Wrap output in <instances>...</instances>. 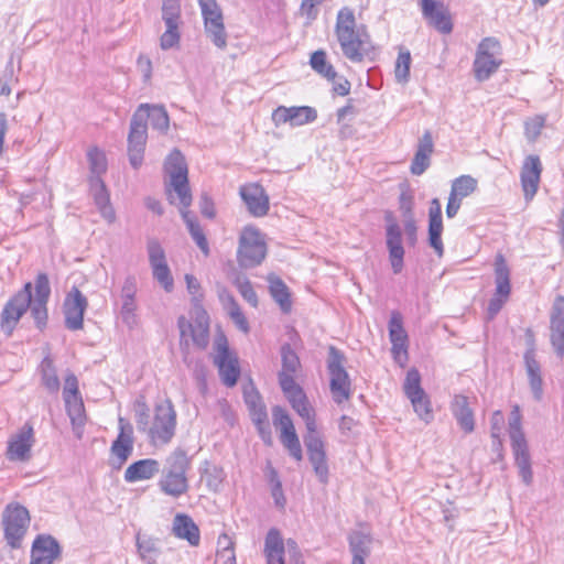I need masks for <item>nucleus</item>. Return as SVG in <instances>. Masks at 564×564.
<instances>
[{
    "label": "nucleus",
    "mask_w": 564,
    "mask_h": 564,
    "mask_svg": "<svg viewBox=\"0 0 564 564\" xmlns=\"http://www.w3.org/2000/svg\"><path fill=\"white\" fill-rule=\"evenodd\" d=\"M183 220L185 221L187 229L193 238V240L196 242L197 247L202 250V252L205 256H208L209 253V247L207 239L205 237V234L199 226L198 221L195 217H193L189 213V210H183L182 215Z\"/></svg>",
    "instance_id": "obj_45"
},
{
    "label": "nucleus",
    "mask_w": 564,
    "mask_h": 564,
    "mask_svg": "<svg viewBox=\"0 0 564 564\" xmlns=\"http://www.w3.org/2000/svg\"><path fill=\"white\" fill-rule=\"evenodd\" d=\"M236 286L241 296L253 307L258 306V296L253 290L252 284L247 279L238 278L236 280Z\"/></svg>",
    "instance_id": "obj_58"
},
{
    "label": "nucleus",
    "mask_w": 564,
    "mask_h": 564,
    "mask_svg": "<svg viewBox=\"0 0 564 564\" xmlns=\"http://www.w3.org/2000/svg\"><path fill=\"white\" fill-rule=\"evenodd\" d=\"M139 107H143L147 115L144 116L145 124L150 120L152 128L160 132H165L169 129L170 119L163 106L141 104Z\"/></svg>",
    "instance_id": "obj_42"
},
{
    "label": "nucleus",
    "mask_w": 564,
    "mask_h": 564,
    "mask_svg": "<svg viewBox=\"0 0 564 564\" xmlns=\"http://www.w3.org/2000/svg\"><path fill=\"white\" fill-rule=\"evenodd\" d=\"M372 539L370 534L364 530H356L349 535V545L352 557V564H365V558L370 553Z\"/></svg>",
    "instance_id": "obj_39"
},
{
    "label": "nucleus",
    "mask_w": 564,
    "mask_h": 564,
    "mask_svg": "<svg viewBox=\"0 0 564 564\" xmlns=\"http://www.w3.org/2000/svg\"><path fill=\"white\" fill-rule=\"evenodd\" d=\"M78 394H80L78 391V380H77L76 376L70 373L65 379L63 397L64 398H74L75 395H78Z\"/></svg>",
    "instance_id": "obj_62"
},
{
    "label": "nucleus",
    "mask_w": 564,
    "mask_h": 564,
    "mask_svg": "<svg viewBox=\"0 0 564 564\" xmlns=\"http://www.w3.org/2000/svg\"><path fill=\"white\" fill-rule=\"evenodd\" d=\"M316 117V110L308 106L289 108L280 106L273 111L272 121L276 127L284 123H290L292 127H299L314 121Z\"/></svg>",
    "instance_id": "obj_26"
},
{
    "label": "nucleus",
    "mask_w": 564,
    "mask_h": 564,
    "mask_svg": "<svg viewBox=\"0 0 564 564\" xmlns=\"http://www.w3.org/2000/svg\"><path fill=\"white\" fill-rule=\"evenodd\" d=\"M204 30L206 36L217 48L225 50L227 47L228 35L226 32L225 24L204 26Z\"/></svg>",
    "instance_id": "obj_56"
},
{
    "label": "nucleus",
    "mask_w": 564,
    "mask_h": 564,
    "mask_svg": "<svg viewBox=\"0 0 564 564\" xmlns=\"http://www.w3.org/2000/svg\"><path fill=\"white\" fill-rule=\"evenodd\" d=\"M89 182L95 204L101 216L109 224L113 223L116 219V213L110 204L109 194L106 189L105 183L100 177H90Z\"/></svg>",
    "instance_id": "obj_33"
},
{
    "label": "nucleus",
    "mask_w": 564,
    "mask_h": 564,
    "mask_svg": "<svg viewBox=\"0 0 564 564\" xmlns=\"http://www.w3.org/2000/svg\"><path fill=\"white\" fill-rule=\"evenodd\" d=\"M67 414L70 419L73 430L78 438L82 437V427L85 424V408L80 394L74 398H64Z\"/></svg>",
    "instance_id": "obj_41"
},
{
    "label": "nucleus",
    "mask_w": 564,
    "mask_h": 564,
    "mask_svg": "<svg viewBox=\"0 0 564 564\" xmlns=\"http://www.w3.org/2000/svg\"><path fill=\"white\" fill-rule=\"evenodd\" d=\"M527 350L524 352L525 370L529 378L530 388L536 400H540L543 393V380L541 376V366L535 358V339L533 333L527 330Z\"/></svg>",
    "instance_id": "obj_23"
},
{
    "label": "nucleus",
    "mask_w": 564,
    "mask_h": 564,
    "mask_svg": "<svg viewBox=\"0 0 564 564\" xmlns=\"http://www.w3.org/2000/svg\"><path fill=\"white\" fill-rule=\"evenodd\" d=\"M550 340L560 358L564 356V296L557 295L550 312Z\"/></svg>",
    "instance_id": "obj_24"
},
{
    "label": "nucleus",
    "mask_w": 564,
    "mask_h": 564,
    "mask_svg": "<svg viewBox=\"0 0 564 564\" xmlns=\"http://www.w3.org/2000/svg\"><path fill=\"white\" fill-rule=\"evenodd\" d=\"M165 193L171 204H177L180 213L188 210L193 197L188 184L187 165L183 154L174 149L165 160Z\"/></svg>",
    "instance_id": "obj_3"
},
{
    "label": "nucleus",
    "mask_w": 564,
    "mask_h": 564,
    "mask_svg": "<svg viewBox=\"0 0 564 564\" xmlns=\"http://www.w3.org/2000/svg\"><path fill=\"white\" fill-rule=\"evenodd\" d=\"M204 26L224 24V17L216 0H198Z\"/></svg>",
    "instance_id": "obj_46"
},
{
    "label": "nucleus",
    "mask_w": 564,
    "mask_h": 564,
    "mask_svg": "<svg viewBox=\"0 0 564 564\" xmlns=\"http://www.w3.org/2000/svg\"><path fill=\"white\" fill-rule=\"evenodd\" d=\"M240 196L251 215L262 217L269 210V197L259 184L241 186Z\"/></svg>",
    "instance_id": "obj_30"
},
{
    "label": "nucleus",
    "mask_w": 564,
    "mask_h": 564,
    "mask_svg": "<svg viewBox=\"0 0 564 564\" xmlns=\"http://www.w3.org/2000/svg\"><path fill=\"white\" fill-rule=\"evenodd\" d=\"M34 431L32 425L25 423L8 442L7 457L12 462H26L31 457L34 445Z\"/></svg>",
    "instance_id": "obj_20"
},
{
    "label": "nucleus",
    "mask_w": 564,
    "mask_h": 564,
    "mask_svg": "<svg viewBox=\"0 0 564 564\" xmlns=\"http://www.w3.org/2000/svg\"><path fill=\"white\" fill-rule=\"evenodd\" d=\"M137 549L142 561L147 564H156V558L160 554L156 539L137 534Z\"/></svg>",
    "instance_id": "obj_44"
},
{
    "label": "nucleus",
    "mask_w": 564,
    "mask_h": 564,
    "mask_svg": "<svg viewBox=\"0 0 564 564\" xmlns=\"http://www.w3.org/2000/svg\"><path fill=\"white\" fill-rule=\"evenodd\" d=\"M188 292L194 296L189 322L185 316H180L177 326L181 335V344H187V337L200 349L207 347L209 343V316L199 303L200 284L198 280L191 274L185 275Z\"/></svg>",
    "instance_id": "obj_2"
},
{
    "label": "nucleus",
    "mask_w": 564,
    "mask_h": 564,
    "mask_svg": "<svg viewBox=\"0 0 564 564\" xmlns=\"http://www.w3.org/2000/svg\"><path fill=\"white\" fill-rule=\"evenodd\" d=\"M304 444L315 475L321 482L326 484L328 480V465L325 445L317 432V426H314L313 430H307V433L304 435Z\"/></svg>",
    "instance_id": "obj_17"
},
{
    "label": "nucleus",
    "mask_w": 564,
    "mask_h": 564,
    "mask_svg": "<svg viewBox=\"0 0 564 564\" xmlns=\"http://www.w3.org/2000/svg\"><path fill=\"white\" fill-rule=\"evenodd\" d=\"M411 54L408 50L401 48L394 66L395 80L399 84H406L410 79Z\"/></svg>",
    "instance_id": "obj_50"
},
{
    "label": "nucleus",
    "mask_w": 564,
    "mask_h": 564,
    "mask_svg": "<svg viewBox=\"0 0 564 564\" xmlns=\"http://www.w3.org/2000/svg\"><path fill=\"white\" fill-rule=\"evenodd\" d=\"M144 109L138 107L130 121L128 134V155L130 164L138 169L143 162L144 149L148 139V124L144 123Z\"/></svg>",
    "instance_id": "obj_11"
},
{
    "label": "nucleus",
    "mask_w": 564,
    "mask_h": 564,
    "mask_svg": "<svg viewBox=\"0 0 564 564\" xmlns=\"http://www.w3.org/2000/svg\"><path fill=\"white\" fill-rule=\"evenodd\" d=\"M289 402L296 413L304 420L306 430H313V427L316 426L315 415L305 393L301 394V397L292 398Z\"/></svg>",
    "instance_id": "obj_48"
},
{
    "label": "nucleus",
    "mask_w": 564,
    "mask_h": 564,
    "mask_svg": "<svg viewBox=\"0 0 564 564\" xmlns=\"http://www.w3.org/2000/svg\"><path fill=\"white\" fill-rule=\"evenodd\" d=\"M391 344H392L391 351H392L395 362H398L400 366L403 367L408 360L406 343H391Z\"/></svg>",
    "instance_id": "obj_61"
},
{
    "label": "nucleus",
    "mask_w": 564,
    "mask_h": 564,
    "mask_svg": "<svg viewBox=\"0 0 564 564\" xmlns=\"http://www.w3.org/2000/svg\"><path fill=\"white\" fill-rule=\"evenodd\" d=\"M147 248L153 278L166 292H172L174 281L163 248L156 239H149Z\"/></svg>",
    "instance_id": "obj_18"
},
{
    "label": "nucleus",
    "mask_w": 564,
    "mask_h": 564,
    "mask_svg": "<svg viewBox=\"0 0 564 564\" xmlns=\"http://www.w3.org/2000/svg\"><path fill=\"white\" fill-rule=\"evenodd\" d=\"M268 281L270 284V294L272 295L274 301L279 304L280 308L284 313L290 312L292 307V302L290 299V292L286 284L279 276L275 275H270L268 278Z\"/></svg>",
    "instance_id": "obj_43"
},
{
    "label": "nucleus",
    "mask_w": 564,
    "mask_h": 564,
    "mask_svg": "<svg viewBox=\"0 0 564 564\" xmlns=\"http://www.w3.org/2000/svg\"><path fill=\"white\" fill-rule=\"evenodd\" d=\"M311 67L322 75L323 77L334 80L337 76V73L332 64L327 62L326 52L323 50L315 51L311 55L310 59Z\"/></svg>",
    "instance_id": "obj_49"
},
{
    "label": "nucleus",
    "mask_w": 564,
    "mask_h": 564,
    "mask_svg": "<svg viewBox=\"0 0 564 564\" xmlns=\"http://www.w3.org/2000/svg\"><path fill=\"white\" fill-rule=\"evenodd\" d=\"M138 69L142 74L143 80L147 83L152 76V62L148 56L140 55L137 61Z\"/></svg>",
    "instance_id": "obj_64"
},
{
    "label": "nucleus",
    "mask_w": 564,
    "mask_h": 564,
    "mask_svg": "<svg viewBox=\"0 0 564 564\" xmlns=\"http://www.w3.org/2000/svg\"><path fill=\"white\" fill-rule=\"evenodd\" d=\"M452 413L459 427L465 433H471L475 429L474 411L467 397L457 394L452 401Z\"/></svg>",
    "instance_id": "obj_34"
},
{
    "label": "nucleus",
    "mask_w": 564,
    "mask_h": 564,
    "mask_svg": "<svg viewBox=\"0 0 564 564\" xmlns=\"http://www.w3.org/2000/svg\"><path fill=\"white\" fill-rule=\"evenodd\" d=\"M191 468V459L186 452L175 448L170 453L161 470L159 487L162 492L173 498H178L188 491L189 485L187 471Z\"/></svg>",
    "instance_id": "obj_4"
},
{
    "label": "nucleus",
    "mask_w": 564,
    "mask_h": 564,
    "mask_svg": "<svg viewBox=\"0 0 564 564\" xmlns=\"http://www.w3.org/2000/svg\"><path fill=\"white\" fill-rule=\"evenodd\" d=\"M118 437L111 445V453L115 456L113 466L120 468L133 451L132 426L124 419L119 417Z\"/></svg>",
    "instance_id": "obj_28"
},
{
    "label": "nucleus",
    "mask_w": 564,
    "mask_h": 564,
    "mask_svg": "<svg viewBox=\"0 0 564 564\" xmlns=\"http://www.w3.org/2000/svg\"><path fill=\"white\" fill-rule=\"evenodd\" d=\"M245 402L249 408L252 422L258 426L259 431L263 432V426L267 424V411L261 401L260 394L253 389H246L243 392Z\"/></svg>",
    "instance_id": "obj_40"
},
{
    "label": "nucleus",
    "mask_w": 564,
    "mask_h": 564,
    "mask_svg": "<svg viewBox=\"0 0 564 564\" xmlns=\"http://www.w3.org/2000/svg\"><path fill=\"white\" fill-rule=\"evenodd\" d=\"M544 126V120L541 117H535L525 122V135L529 140H535Z\"/></svg>",
    "instance_id": "obj_60"
},
{
    "label": "nucleus",
    "mask_w": 564,
    "mask_h": 564,
    "mask_svg": "<svg viewBox=\"0 0 564 564\" xmlns=\"http://www.w3.org/2000/svg\"><path fill=\"white\" fill-rule=\"evenodd\" d=\"M267 256V246L261 232L253 227H246L239 238L237 251L238 263L242 268L259 265Z\"/></svg>",
    "instance_id": "obj_8"
},
{
    "label": "nucleus",
    "mask_w": 564,
    "mask_h": 564,
    "mask_svg": "<svg viewBox=\"0 0 564 564\" xmlns=\"http://www.w3.org/2000/svg\"><path fill=\"white\" fill-rule=\"evenodd\" d=\"M421 10L429 24L444 34L453 30V23L448 9L443 2L436 0H421Z\"/></svg>",
    "instance_id": "obj_25"
},
{
    "label": "nucleus",
    "mask_w": 564,
    "mask_h": 564,
    "mask_svg": "<svg viewBox=\"0 0 564 564\" xmlns=\"http://www.w3.org/2000/svg\"><path fill=\"white\" fill-rule=\"evenodd\" d=\"M403 391L408 399L415 395L423 394L425 392L421 387V375L415 368H411L406 372V377L403 383Z\"/></svg>",
    "instance_id": "obj_55"
},
{
    "label": "nucleus",
    "mask_w": 564,
    "mask_h": 564,
    "mask_svg": "<svg viewBox=\"0 0 564 564\" xmlns=\"http://www.w3.org/2000/svg\"><path fill=\"white\" fill-rule=\"evenodd\" d=\"M176 425V413L171 403L160 404L155 408V415L152 426L149 429V436L154 444H166L174 436Z\"/></svg>",
    "instance_id": "obj_14"
},
{
    "label": "nucleus",
    "mask_w": 564,
    "mask_h": 564,
    "mask_svg": "<svg viewBox=\"0 0 564 564\" xmlns=\"http://www.w3.org/2000/svg\"><path fill=\"white\" fill-rule=\"evenodd\" d=\"M409 400L411 401L414 412L421 420H423L425 423H430L433 420L431 401L425 392H423L422 395L419 394Z\"/></svg>",
    "instance_id": "obj_52"
},
{
    "label": "nucleus",
    "mask_w": 564,
    "mask_h": 564,
    "mask_svg": "<svg viewBox=\"0 0 564 564\" xmlns=\"http://www.w3.org/2000/svg\"><path fill=\"white\" fill-rule=\"evenodd\" d=\"M281 358H282V370L289 373H295L300 368V359L295 351L291 348L289 344H285L281 348Z\"/></svg>",
    "instance_id": "obj_57"
},
{
    "label": "nucleus",
    "mask_w": 564,
    "mask_h": 564,
    "mask_svg": "<svg viewBox=\"0 0 564 564\" xmlns=\"http://www.w3.org/2000/svg\"><path fill=\"white\" fill-rule=\"evenodd\" d=\"M137 282L134 276H127L121 288L120 300V316L122 322L129 327L134 328L138 325L137 316Z\"/></svg>",
    "instance_id": "obj_27"
},
{
    "label": "nucleus",
    "mask_w": 564,
    "mask_h": 564,
    "mask_svg": "<svg viewBox=\"0 0 564 564\" xmlns=\"http://www.w3.org/2000/svg\"><path fill=\"white\" fill-rule=\"evenodd\" d=\"M433 152V140L430 132H425L420 139L417 150L411 163V173L414 175L423 174L430 166V156Z\"/></svg>",
    "instance_id": "obj_37"
},
{
    "label": "nucleus",
    "mask_w": 564,
    "mask_h": 564,
    "mask_svg": "<svg viewBox=\"0 0 564 564\" xmlns=\"http://www.w3.org/2000/svg\"><path fill=\"white\" fill-rule=\"evenodd\" d=\"M51 295L48 278L40 273L35 280V294H31L30 310L36 326L42 329L47 323V302Z\"/></svg>",
    "instance_id": "obj_19"
},
{
    "label": "nucleus",
    "mask_w": 564,
    "mask_h": 564,
    "mask_svg": "<svg viewBox=\"0 0 564 564\" xmlns=\"http://www.w3.org/2000/svg\"><path fill=\"white\" fill-rule=\"evenodd\" d=\"M324 0H302L301 11L308 19H315L317 17V7L323 3Z\"/></svg>",
    "instance_id": "obj_63"
},
{
    "label": "nucleus",
    "mask_w": 564,
    "mask_h": 564,
    "mask_svg": "<svg viewBox=\"0 0 564 564\" xmlns=\"http://www.w3.org/2000/svg\"><path fill=\"white\" fill-rule=\"evenodd\" d=\"M272 417L274 426L279 427L281 431L280 441L282 445L294 459L297 462L302 460L303 453L301 443L290 415L282 408L274 406L272 409Z\"/></svg>",
    "instance_id": "obj_16"
},
{
    "label": "nucleus",
    "mask_w": 564,
    "mask_h": 564,
    "mask_svg": "<svg viewBox=\"0 0 564 564\" xmlns=\"http://www.w3.org/2000/svg\"><path fill=\"white\" fill-rule=\"evenodd\" d=\"M31 304V283H26L12 299L8 301L1 313L0 327L8 336L12 334L18 322Z\"/></svg>",
    "instance_id": "obj_12"
},
{
    "label": "nucleus",
    "mask_w": 564,
    "mask_h": 564,
    "mask_svg": "<svg viewBox=\"0 0 564 564\" xmlns=\"http://www.w3.org/2000/svg\"><path fill=\"white\" fill-rule=\"evenodd\" d=\"M162 20L165 32L160 37V47L163 51L178 46L181 41L180 28L182 25L181 0H162Z\"/></svg>",
    "instance_id": "obj_10"
},
{
    "label": "nucleus",
    "mask_w": 564,
    "mask_h": 564,
    "mask_svg": "<svg viewBox=\"0 0 564 564\" xmlns=\"http://www.w3.org/2000/svg\"><path fill=\"white\" fill-rule=\"evenodd\" d=\"M478 182L470 175H462L452 182L451 193L453 197L463 200L477 189Z\"/></svg>",
    "instance_id": "obj_47"
},
{
    "label": "nucleus",
    "mask_w": 564,
    "mask_h": 564,
    "mask_svg": "<svg viewBox=\"0 0 564 564\" xmlns=\"http://www.w3.org/2000/svg\"><path fill=\"white\" fill-rule=\"evenodd\" d=\"M234 545H235L234 541L231 540V538L229 535L221 534L217 541L216 556L223 557V556H225V554L227 555V553H228V557H236Z\"/></svg>",
    "instance_id": "obj_59"
},
{
    "label": "nucleus",
    "mask_w": 564,
    "mask_h": 564,
    "mask_svg": "<svg viewBox=\"0 0 564 564\" xmlns=\"http://www.w3.org/2000/svg\"><path fill=\"white\" fill-rule=\"evenodd\" d=\"M279 383L288 400L299 395L301 397V394L304 393L303 389L295 382L294 373L280 371Z\"/></svg>",
    "instance_id": "obj_54"
},
{
    "label": "nucleus",
    "mask_w": 564,
    "mask_h": 564,
    "mask_svg": "<svg viewBox=\"0 0 564 564\" xmlns=\"http://www.w3.org/2000/svg\"><path fill=\"white\" fill-rule=\"evenodd\" d=\"M87 306L86 296L77 288H73L64 301L65 325L68 329L78 330L83 328Z\"/></svg>",
    "instance_id": "obj_21"
},
{
    "label": "nucleus",
    "mask_w": 564,
    "mask_h": 564,
    "mask_svg": "<svg viewBox=\"0 0 564 564\" xmlns=\"http://www.w3.org/2000/svg\"><path fill=\"white\" fill-rule=\"evenodd\" d=\"M386 245L393 273L398 274L403 269L404 248L402 245V230L399 224L391 217L387 218Z\"/></svg>",
    "instance_id": "obj_22"
},
{
    "label": "nucleus",
    "mask_w": 564,
    "mask_h": 564,
    "mask_svg": "<svg viewBox=\"0 0 564 564\" xmlns=\"http://www.w3.org/2000/svg\"><path fill=\"white\" fill-rule=\"evenodd\" d=\"M495 282L496 292L494 297L489 301L487 310L489 319H492L499 313L511 292L510 271L501 254H498L496 258Z\"/></svg>",
    "instance_id": "obj_15"
},
{
    "label": "nucleus",
    "mask_w": 564,
    "mask_h": 564,
    "mask_svg": "<svg viewBox=\"0 0 564 564\" xmlns=\"http://www.w3.org/2000/svg\"><path fill=\"white\" fill-rule=\"evenodd\" d=\"M2 524L8 544L13 549L19 547L30 525L28 509L17 502L9 503L2 513Z\"/></svg>",
    "instance_id": "obj_9"
},
{
    "label": "nucleus",
    "mask_w": 564,
    "mask_h": 564,
    "mask_svg": "<svg viewBox=\"0 0 564 564\" xmlns=\"http://www.w3.org/2000/svg\"><path fill=\"white\" fill-rule=\"evenodd\" d=\"M335 32L343 54L350 62H362L373 50L366 26L356 25L354 12L348 8L339 10Z\"/></svg>",
    "instance_id": "obj_1"
},
{
    "label": "nucleus",
    "mask_w": 564,
    "mask_h": 564,
    "mask_svg": "<svg viewBox=\"0 0 564 564\" xmlns=\"http://www.w3.org/2000/svg\"><path fill=\"white\" fill-rule=\"evenodd\" d=\"M160 471V464L156 459L145 458L131 464L124 471L127 482L148 480Z\"/></svg>",
    "instance_id": "obj_36"
},
{
    "label": "nucleus",
    "mask_w": 564,
    "mask_h": 564,
    "mask_svg": "<svg viewBox=\"0 0 564 564\" xmlns=\"http://www.w3.org/2000/svg\"><path fill=\"white\" fill-rule=\"evenodd\" d=\"M442 232L443 220L441 202L438 198H433L429 209V243L438 257L444 254Z\"/></svg>",
    "instance_id": "obj_31"
},
{
    "label": "nucleus",
    "mask_w": 564,
    "mask_h": 564,
    "mask_svg": "<svg viewBox=\"0 0 564 564\" xmlns=\"http://www.w3.org/2000/svg\"><path fill=\"white\" fill-rule=\"evenodd\" d=\"M509 435L519 475L525 485H530L532 481L531 458L528 443L521 429V413L518 405H514L510 413Z\"/></svg>",
    "instance_id": "obj_5"
},
{
    "label": "nucleus",
    "mask_w": 564,
    "mask_h": 564,
    "mask_svg": "<svg viewBox=\"0 0 564 564\" xmlns=\"http://www.w3.org/2000/svg\"><path fill=\"white\" fill-rule=\"evenodd\" d=\"M172 531L176 538L186 540L193 546L199 544V529L187 514L178 513L174 517Z\"/></svg>",
    "instance_id": "obj_35"
},
{
    "label": "nucleus",
    "mask_w": 564,
    "mask_h": 564,
    "mask_svg": "<svg viewBox=\"0 0 564 564\" xmlns=\"http://www.w3.org/2000/svg\"><path fill=\"white\" fill-rule=\"evenodd\" d=\"M500 51V43L495 37H485L478 44L473 64L474 76L478 82L489 79L498 70L502 64Z\"/></svg>",
    "instance_id": "obj_7"
},
{
    "label": "nucleus",
    "mask_w": 564,
    "mask_h": 564,
    "mask_svg": "<svg viewBox=\"0 0 564 564\" xmlns=\"http://www.w3.org/2000/svg\"><path fill=\"white\" fill-rule=\"evenodd\" d=\"M42 368V381L44 387L52 393H55L59 389V379L56 370L53 366V361L45 358L41 365Z\"/></svg>",
    "instance_id": "obj_51"
},
{
    "label": "nucleus",
    "mask_w": 564,
    "mask_h": 564,
    "mask_svg": "<svg viewBox=\"0 0 564 564\" xmlns=\"http://www.w3.org/2000/svg\"><path fill=\"white\" fill-rule=\"evenodd\" d=\"M214 364L217 366L221 381L227 387H234L240 376V368L237 357L228 348L225 336H219L215 340Z\"/></svg>",
    "instance_id": "obj_13"
},
{
    "label": "nucleus",
    "mask_w": 564,
    "mask_h": 564,
    "mask_svg": "<svg viewBox=\"0 0 564 564\" xmlns=\"http://www.w3.org/2000/svg\"><path fill=\"white\" fill-rule=\"evenodd\" d=\"M89 167L91 172L90 177H100L107 170V160L102 151L97 148L89 149L87 152Z\"/></svg>",
    "instance_id": "obj_53"
},
{
    "label": "nucleus",
    "mask_w": 564,
    "mask_h": 564,
    "mask_svg": "<svg viewBox=\"0 0 564 564\" xmlns=\"http://www.w3.org/2000/svg\"><path fill=\"white\" fill-rule=\"evenodd\" d=\"M267 564H284V542L276 529H270L264 540Z\"/></svg>",
    "instance_id": "obj_38"
},
{
    "label": "nucleus",
    "mask_w": 564,
    "mask_h": 564,
    "mask_svg": "<svg viewBox=\"0 0 564 564\" xmlns=\"http://www.w3.org/2000/svg\"><path fill=\"white\" fill-rule=\"evenodd\" d=\"M346 357L334 346L328 349L327 370L329 387L334 401L338 404L349 400L351 395V381L345 369Z\"/></svg>",
    "instance_id": "obj_6"
},
{
    "label": "nucleus",
    "mask_w": 564,
    "mask_h": 564,
    "mask_svg": "<svg viewBox=\"0 0 564 564\" xmlns=\"http://www.w3.org/2000/svg\"><path fill=\"white\" fill-rule=\"evenodd\" d=\"M59 552V545L54 538L40 535L32 545L31 564H53Z\"/></svg>",
    "instance_id": "obj_32"
},
{
    "label": "nucleus",
    "mask_w": 564,
    "mask_h": 564,
    "mask_svg": "<svg viewBox=\"0 0 564 564\" xmlns=\"http://www.w3.org/2000/svg\"><path fill=\"white\" fill-rule=\"evenodd\" d=\"M542 164L538 155H529L525 158L521 169V185L527 200H531L536 194Z\"/></svg>",
    "instance_id": "obj_29"
}]
</instances>
